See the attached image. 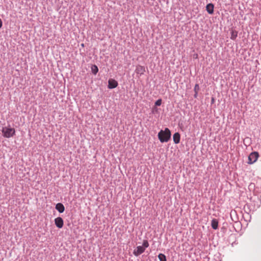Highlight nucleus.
Returning <instances> with one entry per match:
<instances>
[{
    "label": "nucleus",
    "instance_id": "obj_1",
    "mask_svg": "<svg viewBox=\"0 0 261 261\" xmlns=\"http://www.w3.org/2000/svg\"><path fill=\"white\" fill-rule=\"evenodd\" d=\"M158 138L162 143L168 142L171 138L170 130L168 128H166L164 130H161L158 133Z\"/></svg>",
    "mask_w": 261,
    "mask_h": 261
},
{
    "label": "nucleus",
    "instance_id": "obj_2",
    "mask_svg": "<svg viewBox=\"0 0 261 261\" xmlns=\"http://www.w3.org/2000/svg\"><path fill=\"white\" fill-rule=\"evenodd\" d=\"M149 246L148 242L147 240H144L143 242L142 246H137L136 249H134L133 251V254L136 256H138L142 253H143L145 249Z\"/></svg>",
    "mask_w": 261,
    "mask_h": 261
},
{
    "label": "nucleus",
    "instance_id": "obj_3",
    "mask_svg": "<svg viewBox=\"0 0 261 261\" xmlns=\"http://www.w3.org/2000/svg\"><path fill=\"white\" fill-rule=\"evenodd\" d=\"M3 135L5 138L12 137L15 134V130L14 128L10 126H6L3 127L2 129Z\"/></svg>",
    "mask_w": 261,
    "mask_h": 261
},
{
    "label": "nucleus",
    "instance_id": "obj_4",
    "mask_svg": "<svg viewBox=\"0 0 261 261\" xmlns=\"http://www.w3.org/2000/svg\"><path fill=\"white\" fill-rule=\"evenodd\" d=\"M259 157V154L257 152L254 151L251 153L248 156V163L252 164L255 163Z\"/></svg>",
    "mask_w": 261,
    "mask_h": 261
},
{
    "label": "nucleus",
    "instance_id": "obj_5",
    "mask_svg": "<svg viewBox=\"0 0 261 261\" xmlns=\"http://www.w3.org/2000/svg\"><path fill=\"white\" fill-rule=\"evenodd\" d=\"M55 223L57 227L61 228L63 226L64 221L61 217H57L55 219Z\"/></svg>",
    "mask_w": 261,
    "mask_h": 261
},
{
    "label": "nucleus",
    "instance_id": "obj_6",
    "mask_svg": "<svg viewBox=\"0 0 261 261\" xmlns=\"http://www.w3.org/2000/svg\"><path fill=\"white\" fill-rule=\"evenodd\" d=\"M118 86L117 82L114 79H109L108 81V88L113 89L117 87Z\"/></svg>",
    "mask_w": 261,
    "mask_h": 261
},
{
    "label": "nucleus",
    "instance_id": "obj_7",
    "mask_svg": "<svg viewBox=\"0 0 261 261\" xmlns=\"http://www.w3.org/2000/svg\"><path fill=\"white\" fill-rule=\"evenodd\" d=\"M135 72L138 74L142 75L145 72V67L141 65H137L136 66Z\"/></svg>",
    "mask_w": 261,
    "mask_h": 261
},
{
    "label": "nucleus",
    "instance_id": "obj_8",
    "mask_svg": "<svg viewBox=\"0 0 261 261\" xmlns=\"http://www.w3.org/2000/svg\"><path fill=\"white\" fill-rule=\"evenodd\" d=\"M56 208L60 213H63L65 210L64 206L61 203H58L56 204Z\"/></svg>",
    "mask_w": 261,
    "mask_h": 261
},
{
    "label": "nucleus",
    "instance_id": "obj_9",
    "mask_svg": "<svg viewBox=\"0 0 261 261\" xmlns=\"http://www.w3.org/2000/svg\"><path fill=\"white\" fill-rule=\"evenodd\" d=\"M214 7L213 4H208L206 6V10L209 14H212L214 13Z\"/></svg>",
    "mask_w": 261,
    "mask_h": 261
},
{
    "label": "nucleus",
    "instance_id": "obj_10",
    "mask_svg": "<svg viewBox=\"0 0 261 261\" xmlns=\"http://www.w3.org/2000/svg\"><path fill=\"white\" fill-rule=\"evenodd\" d=\"M180 136L178 133H176L173 135V139L175 144H178L180 142Z\"/></svg>",
    "mask_w": 261,
    "mask_h": 261
},
{
    "label": "nucleus",
    "instance_id": "obj_11",
    "mask_svg": "<svg viewBox=\"0 0 261 261\" xmlns=\"http://www.w3.org/2000/svg\"><path fill=\"white\" fill-rule=\"evenodd\" d=\"M211 225H212V227L213 229H217L218 226V221L215 219H213L212 221Z\"/></svg>",
    "mask_w": 261,
    "mask_h": 261
},
{
    "label": "nucleus",
    "instance_id": "obj_12",
    "mask_svg": "<svg viewBox=\"0 0 261 261\" xmlns=\"http://www.w3.org/2000/svg\"><path fill=\"white\" fill-rule=\"evenodd\" d=\"M91 70L94 74H96L98 71V68L96 65H94L91 67Z\"/></svg>",
    "mask_w": 261,
    "mask_h": 261
},
{
    "label": "nucleus",
    "instance_id": "obj_13",
    "mask_svg": "<svg viewBox=\"0 0 261 261\" xmlns=\"http://www.w3.org/2000/svg\"><path fill=\"white\" fill-rule=\"evenodd\" d=\"M158 258L160 261H166V256L162 253H160L159 254Z\"/></svg>",
    "mask_w": 261,
    "mask_h": 261
},
{
    "label": "nucleus",
    "instance_id": "obj_14",
    "mask_svg": "<svg viewBox=\"0 0 261 261\" xmlns=\"http://www.w3.org/2000/svg\"><path fill=\"white\" fill-rule=\"evenodd\" d=\"M199 90V85L198 84H196L194 87L195 93H198Z\"/></svg>",
    "mask_w": 261,
    "mask_h": 261
},
{
    "label": "nucleus",
    "instance_id": "obj_15",
    "mask_svg": "<svg viewBox=\"0 0 261 261\" xmlns=\"http://www.w3.org/2000/svg\"><path fill=\"white\" fill-rule=\"evenodd\" d=\"M161 103H162V99H159L156 101V102H155V105L156 106H159L161 105Z\"/></svg>",
    "mask_w": 261,
    "mask_h": 261
},
{
    "label": "nucleus",
    "instance_id": "obj_16",
    "mask_svg": "<svg viewBox=\"0 0 261 261\" xmlns=\"http://www.w3.org/2000/svg\"><path fill=\"white\" fill-rule=\"evenodd\" d=\"M237 33H236V34H234L233 32H232V35H231V39H232V40H234L236 39V38L237 37Z\"/></svg>",
    "mask_w": 261,
    "mask_h": 261
},
{
    "label": "nucleus",
    "instance_id": "obj_17",
    "mask_svg": "<svg viewBox=\"0 0 261 261\" xmlns=\"http://www.w3.org/2000/svg\"><path fill=\"white\" fill-rule=\"evenodd\" d=\"M2 27V20L0 19V28H1Z\"/></svg>",
    "mask_w": 261,
    "mask_h": 261
},
{
    "label": "nucleus",
    "instance_id": "obj_18",
    "mask_svg": "<svg viewBox=\"0 0 261 261\" xmlns=\"http://www.w3.org/2000/svg\"><path fill=\"white\" fill-rule=\"evenodd\" d=\"M197 94H198V93H195L194 97H197Z\"/></svg>",
    "mask_w": 261,
    "mask_h": 261
},
{
    "label": "nucleus",
    "instance_id": "obj_19",
    "mask_svg": "<svg viewBox=\"0 0 261 261\" xmlns=\"http://www.w3.org/2000/svg\"><path fill=\"white\" fill-rule=\"evenodd\" d=\"M155 108H153L152 110V112L153 113L154 112Z\"/></svg>",
    "mask_w": 261,
    "mask_h": 261
}]
</instances>
